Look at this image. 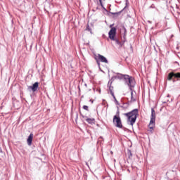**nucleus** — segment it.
Wrapping results in <instances>:
<instances>
[{
  "label": "nucleus",
  "mask_w": 180,
  "mask_h": 180,
  "mask_svg": "<svg viewBox=\"0 0 180 180\" xmlns=\"http://www.w3.org/2000/svg\"><path fill=\"white\" fill-rule=\"evenodd\" d=\"M116 33H117V28L115 27H111L108 32V37L112 41H115V44H117L120 48H122L124 46V43H126V35H124V39L120 41L117 37H116Z\"/></svg>",
  "instance_id": "f257e3e1"
},
{
  "label": "nucleus",
  "mask_w": 180,
  "mask_h": 180,
  "mask_svg": "<svg viewBox=\"0 0 180 180\" xmlns=\"http://www.w3.org/2000/svg\"><path fill=\"white\" fill-rule=\"evenodd\" d=\"M124 116L127 117V122L133 126L136 123V120H137V116H139V109L135 108L129 112H127L124 114Z\"/></svg>",
  "instance_id": "f03ea898"
},
{
  "label": "nucleus",
  "mask_w": 180,
  "mask_h": 180,
  "mask_svg": "<svg viewBox=\"0 0 180 180\" xmlns=\"http://www.w3.org/2000/svg\"><path fill=\"white\" fill-rule=\"evenodd\" d=\"M124 84L128 85L130 91H132V88H134L136 85V81L134 80V77H130L129 75H124L123 79Z\"/></svg>",
  "instance_id": "7ed1b4c3"
},
{
  "label": "nucleus",
  "mask_w": 180,
  "mask_h": 180,
  "mask_svg": "<svg viewBox=\"0 0 180 180\" xmlns=\"http://www.w3.org/2000/svg\"><path fill=\"white\" fill-rule=\"evenodd\" d=\"M172 78H176L177 79H180V72H169L167 75V81H172Z\"/></svg>",
  "instance_id": "20e7f679"
},
{
  "label": "nucleus",
  "mask_w": 180,
  "mask_h": 180,
  "mask_svg": "<svg viewBox=\"0 0 180 180\" xmlns=\"http://www.w3.org/2000/svg\"><path fill=\"white\" fill-rule=\"evenodd\" d=\"M113 122L116 123L115 126L116 127H119V129H122L123 127V125L122 124V120L120 119V117L117 115H115L113 117Z\"/></svg>",
  "instance_id": "39448f33"
},
{
  "label": "nucleus",
  "mask_w": 180,
  "mask_h": 180,
  "mask_svg": "<svg viewBox=\"0 0 180 180\" xmlns=\"http://www.w3.org/2000/svg\"><path fill=\"white\" fill-rule=\"evenodd\" d=\"M150 123V124H153V126H155V110H154V108H151Z\"/></svg>",
  "instance_id": "423d86ee"
},
{
  "label": "nucleus",
  "mask_w": 180,
  "mask_h": 180,
  "mask_svg": "<svg viewBox=\"0 0 180 180\" xmlns=\"http://www.w3.org/2000/svg\"><path fill=\"white\" fill-rule=\"evenodd\" d=\"M39 88V82H36L32 86H28V89L32 90V92H36Z\"/></svg>",
  "instance_id": "0eeeda50"
},
{
  "label": "nucleus",
  "mask_w": 180,
  "mask_h": 180,
  "mask_svg": "<svg viewBox=\"0 0 180 180\" xmlns=\"http://www.w3.org/2000/svg\"><path fill=\"white\" fill-rule=\"evenodd\" d=\"M113 82V81H109L108 84V91L110 94V95H112V96H115V93L113 92V86H112V83Z\"/></svg>",
  "instance_id": "6e6552de"
},
{
  "label": "nucleus",
  "mask_w": 180,
  "mask_h": 180,
  "mask_svg": "<svg viewBox=\"0 0 180 180\" xmlns=\"http://www.w3.org/2000/svg\"><path fill=\"white\" fill-rule=\"evenodd\" d=\"M124 75L117 73V75L113 76L111 79L112 81H115V79H124Z\"/></svg>",
  "instance_id": "1a4fd4ad"
},
{
  "label": "nucleus",
  "mask_w": 180,
  "mask_h": 180,
  "mask_svg": "<svg viewBox=\"0 0 180 180\" xmlns=\"http://www.w3.org/2000/svg\"><path fill=\"white\" fill-rule=\"evenodd\" d=\"M97 57H98V60H100V61H101V63H105V64H108L109 63L108 61V59L105 56H103L101 54H98Z\"/></svg>",
  "instance_id": "9d476101"
},
{
  "label": "nucleus",
  "mask_w": 180,
  "mask_h": 180,
  "mask_svg": "<svg viewBox=\"0 0 180 180\" xmlns=\"http://www.w3.org/2000/svg\"><path fill=\"white\" fill-rule=\"evenodd\" d=\"M27 141L28 146H32V141H33V134L32 133H31L30 134V136H28V138L27 139Z\"/></svg>",
  "instance_id": "9b49d317"
},
{
  "label": "nucleus",
  "mask_w": 180,
  "mask_h": 180,
  "mask_svg": "<svg viewBox=\"0 0 180 180\" xmlns=\"http://www.w3.org/2000/svg\"><path fill=\"white\" fill-rule=\"evenodd\" d=\"M86 117V122H87V123H89V124H95V119L94 118H88Z\"/></svg>",
  "instance_id": "f8f14e48"
},
{
  "label": "nucleus",
  "mask_w": 180,
  "mask_h": 180,
  "mask_svg": "<svg viewBox=\"0 0 180 180\" xmlns=\"http://www.w3.org/2000/svg\"><path fill=\"white\" fill-rule=\"evenodd\" d=\"M155 126V125L151 124L150 122L149 123V130H148V131H150V133H151V134L153 133V131H154V127Z\"/></svg>",
  "instance_id": "ddd939ff"
},
{
  "label": "nucleus",
  "mask_w": 180,
  "mask_h": 180,
  "mask_svg": "<svg viewBox=\"0 0 180 180\" xmlns=\"http://www.w3.org/2000/svg\"><path fill=\"white\" fill-rule=\"evenodd\" d=\"M127 155H128V158H129V160H131V158L133 157V153H131V150L130 149L127 150Z\"/></svg>",
  "instance_id": "4468645a"
},
{
  "label": "nucleus",
  "mask_w": 180,
  "mask_h": 180,
  "mask_svg": "<svg viewBox=\"0 0 180 180\" xmlns=\"http://www.w3.org/2000/svg\"><path fill=\"white\" fill-rule=\"evenodd\" d=\"M131 102H136V99L133 97V90L131 91Z\"/></svg>",
  "instance_id": "2eb2a0df"
},
{
  "label": "nucleus",
  "mask_w": 180,
  "mask_h": 180,
  "mask_svg": "<svg viewBox=\"0 0 180 180\" xmlns=\"http://www.w3.org/2000/svg\"><path fill=\"white\" fill-rule=\"evenodd\" d=\"M95 60H96V63H97L98 67L100 68L101 67V63H99V60H98V58L95 57Z\"/></svg>",
  "instance_id": "dca6fc26"
},
{
  "label": "nucleus",
  "mask_w": 180,
  "mask_h": 180,
  "mask_svg": "<svg viewBox=\"0 0 180 180\" xmlns=\"http://www.w3.org/2000/svg\"><path fill=\"white\" fill-rule=\"evenodd\" d=\"M112 98L115 100V102L116 105H119V101H117V100L116 99V97L115 96V95H114V96H112Z\"/></svg>",
  "instance_id": "f3484780"
},
{
  "label": "nucleus",
  "mask_w": 180,
  "mask_h": 180,
  "mask_svg": "<svg viewBox=\"0 0 180 180\" xmlns=\"http://www.w3.org/2000/svg\"><path fill=\"white\" fill-rule=\"evenodd\" d=\"M83 109H84V110H87V112L89 110L88 109V106H87V105H84V106H83Z\"/></svg>",
  "instance_id": "a211bd4d"
},
{
  "label": "nucleus",
  "mask_w": 180,
  "mask_h": 180,
  "mask_svg": "<svg viewBox=\"0 0 180 180\" xmlns=\"http://www.w3.org/2000/svg\"><path fill=\"white\" fill-rule=\"evenodd\" d=\"M112 15H120L122 13V11L117 12V13H111Z\"/></svg>",
  "instance_id": "6ab92c4d"
},
{
  "label": "nucleus",
  "mask_w": 180,
  "mask_h": 180,
  "mask_svg": "<svg viewBox=\"0 0 180 180\" xmlns=\"http://www.w3.org/2000/svg\"><path fill=\"white\" fill-rule=\"evenodd\" d=\"M86 30H89V32H91V28L89 27V25H87Z\"/></svg>",
  "instance_id": "aec40b11"
},
{
  "label": "nucleus",
  "mask_w": 180,
  "mask_h": 180,
  "mask_svg": "<svg viewBox=\"0 0 180 180\" xmlns=\"http://www.w3.org/2000/svg\"><path fill=\"white\" fill-rule=\"evenodd\" d=\"M172 80L173 81V82H175V79H174V77H172Z\"/></svg>",
  "instance_id": "412c9836"
},
{
  "label": "nucleus",
  "mask_w": 180,
  "mask_h": 180,
  "mask_svg": "<svg viewBox=\"0 0 180 180\" xmlns=\"http://www.w3.org/2000/svg\"><path fill=\"white\" fill-rule=\"evenodd\" d=\"M99 139H103V137H102V136H100V137H99Z\"/></svg>",
  "instance_id": "4be33fe9"
},
{
  "label": "nucleus",
  "mask_w": 180,
  "mask_h": 180,
  "mask_svg": "<svg viewBox=\"0 0 180 180\" xmlns=\"http://www.w3.org/2000/svg\"><path fill=\"white\" fill-rule=\"evenodd\" d=\"M110 27H112V25H110Z\"/></svg>",
  "instance_id": "5701e85b"
}]
</instances>
